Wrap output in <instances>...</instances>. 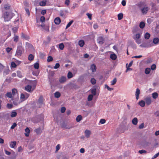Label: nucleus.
Returning <instances> with one entry per match:
<instances>
[{
    "label": "nucleus",
    "mask_w": 159,
    "mask_h": 159,
    "mask_svg": "<svg viewBox=\"0 0 159 159\" xmlns=\"http://www.w3.org/2000/svg\"><path fill=\"white\" fill-rule=\"evenodd\" d=\"M12 16H13L11 13L7 11L4 12L3 16L5 21H9L12 18Z\"/></svg>",
    "instance_id": "1"
},
{
    "label": "nucleus",
    "mask_w": 159,
    "mask_h": 159,
    "mask_svg": "<svg viewBox=\"0 0 159 159\" xmlns=\"http://www.w3.org/2000/svg\"><path fill=\"white\" fill-rule=\"evenodd\" d=\"M24 51V49L21 45L17 47L16 55L17 56H20Z\"/></svg>",
    "instance_id": "2"
},
{
    "label": "nucleus",
    "mask_w": 159,
    "mask_h": 159,
    "mask_svg": "<svg viewBox=\"0 0 159 159\" xmlns=\"http://www.w3.org/2000/svg\"><path fill=\"white\" fill-rule=\"evenodd\" d=\"M29 94L26 93H21L20 96V100L21 102L26 100L29 97Z\"/></svg>",
    "instance_id": "3"
},
{
    "label": "nucleus",
    "mask_w": 159,
    "mask_h": 159,
    "mask_svg": "<svg viewBox=\"0 0 159 159\" xmlns=\"http://www.w3.org/2000/svg\"><path fill=\"white\" fill-rule=\"evenodd\" d=\"M12 100L13 101L12 103L15 105H17L21 102V101L19 100L18 96V97L13 96Z\"/></svg>",
    "instance_id": "4"
},
{
    "label": "nucleus",
    "mask_w": 159,
    "mask_h": 159,
    "mask_svg": "<svg viewBox=\"0 0 159 159\" xmlns=\"http://www.w3.org/2000/svg\"><path fill=\"white\" fill-rule=\"evenodd\" d=\"M35 86H33L28 85H27L25 87V90L28 92H32L34 89Z\"/></svg>",
    "instance_id": "5"
},
{
    "label": "nucleus",
    "mask_w": 159,
    "mask_h": 159,
    "mask_svg": "<svg viewBox=\"0 0 159 159\" xmlns=\"http://www.w3.org/2000/svg\"><path fill=\"white\" fill-rule=\"evenodd\" d=\"M104 39L103 37L100 36L97 39V42L98 43L101 45L103 44L104 42Z\"/></svg>",
    "instance_id": "6"
},
{
    "label": "nucleus",
    "mask_w": 159,
    "mask_h": 159,
    "mask_svg": "<svg viewBox=\"0 0 159 159\" xmlns=\"http://www.w3.org/2000/svg\"><path fill=\"white\" fill-rule=\"evenodd\" d=\"M85 136L86 138H89L90 137L91 134V132L90 130L86 129L84 131Z\"/></svg>",
    "instance_id": "7"
},
{
    "label": "nucleus",
    "mask_w": 159,
    "mask_h": 159,
    "mask_svg": "<svg viewBox=\"0 0 159 159\" xmlns=\"http://www.w3.org/2000/svg\"><path fill=\"white\" fill-rule=\"evenodd\" d=\"M152 45H149L148 44V42L143 43L140 45V47L143 48H148L152 46Z\"/></svg>",
    "instance_id": "8"
},
{
    "label": "nucleus",
    "mask_w": 159,
    "mask_h": 159,
    "mask_svg": "<svg viewBox=\"0 0 159 159\" xmlns=\"http://www.w3.org/2000/svg\"><path fill=\"white\" fill-rule=\"evenodd\" d=\"M66 78L64 76H62L59 78V81L60 83H63L66 82Z\"/></svg>",
    "instance_id": "9"
},
{
    "label": "nucleus",
    "mask_w": 159,
    "mask_h": 159,
    "mask_svg": "<svg viewBox=\"0 0 159 159\" xmlns=\"http://www.w3.org/2000/svg\"><path fill=\"white\" fill-rule=\"evenodd\" d=\"M149 8L148 7H144L141 9L142 13L143 14H146L149 10Z\"/></svg>",
    "instance_id": "10"
},
{
    "label": "nucleus",
    "mask_w": 159,
    "mask_h": 159,
    "mask_svg": "<svg viewBox=\"0 0 159 159\" xmlns=\"http://www.w3.org/2000/svg\"><path fill=\"white\" fill-rule=\"evenodd\" d=\"M145 103L148 106L150 105L152 101L151 98L147 97L145 99Z\"/></svg>",
    "instance_id": "11"
},
{
    "label": "nucleus",
    "mask_w": 159,
    "mask_h": 159,
    "mask_svg": "<svg viewBox=\"0 0 159 159\" xmlns=\"http://www.w3.org/2000/svg\"><path fill=\"white\" fill-rule=\"evenodd\" d=\"M13 96L14 97H18V94L17 90L15 89H13L12 90Z\"/></svg>",
    "instance_id": "12"
},
{
    "label": "nucleus",
    "mask_w": 159,
    "mask_h": 159,
    "mask_svg": "<svg viewBox=\"0 0 159 159\" xmlns=\"http://www.w3.org/2000/svg\"><path fill=\"white\" fill-rule=\"evenodd\" d=\"M49 0H43L39 3V5L41 6H45L46 5V2H48Z\"/></svg>",
    "instance_id": "13"
},
{
    "label": "nucleus",
    "mask_w": 159,
    "mask_h": 159,
    "mask_svg": "<svg viewBox=\"0 0 159 159\" xmlns=\"http://www.w3.org/2000/svg\"><path fill=\"white\" fill-rule=\"evenodd\" d=\"M21 37L22 39L26 40L29 39V37L28 35L23 33H22Z\"/></svg>",
    "instance_id": "14"
},
{
    "label": "nucleus",
    "mask_w": 159,
    "mask_h": 159,
    "mask_svg": "<svg viewBox=\"0 0 159 159\" xmlns=\"http://www.w3.org/2000/svg\"><path fill=\"white\" fill-rule=\"evenodd\" d=\"M140 94V90L139 89L137 88L136 90V91L135 93V96L137 100H138V99H139V96Z\"/></svg>",
    "instance_id": "15"
},
{
    "label": "nucleus",
    "mask_w": 159,
    "mask_h": 159,
    "mask_svg": "<svg viewBox=\"0 0 159 159\" xmlns=\"http://www.w3.org/2000/svg\"><path fill=\"white\" fill-rule=\"evenodd\" d=\"M25 136L26 137L29 136L30 131L29 128L28 127L26 128L25 130Z\"/></svg>",
    "instance_id": "16"
},
{
    "label": "nucleus",
    "mask_w": 159,
    "mask_h": 159,
    "mask_svg": "<svg viewBox=\"0 0 159 159\" xmlns=\"http://www.w3.org/2000/svg\"><path fill=\"white\" fill-rule=\"evenodd\" d=\"M90 69L92 70V72H95L96 70V65L94 64H93L91 65L90 67Z\"/></svg>",
    "instance_id": "17"
},
{
    "label": "nucleus",
    "mask_w": 159,
    "mask_h": 159,
    "mask_svg": "<svg viewBox=\"0 0 159 159\" xmlns=\"http://www.w3.org/2000/svg\"><path fill=\"white\" fill-rule=\"evenodd\" d=\"M139 104L142 107H143L145 105V102L143 100H141L139 102Z\"/></svg>",
    "instance_id": "18"
},
{
    "label": "nucleus",
    "mask_w": 159,
    "mask_h": 159,
    "mask_svg": "<svg viewBox=\"0 0 159 159\" xmlns=\"http://www.w3.org/2000/svg\"><path fill=\"white\" fill-rule=\"evenodd\" d=\"M61 22L60 18L59 17L56 18L54 20V22L57 25L59 24Z\"/></svg>",
    "instance_id": "19"
},
{
    "label": "nucleus",
    "mask_w": 159,
    "mask_h": 159,
    "mask_svg": "<svg viewBox=\"0 0 159 159\" xmlns=\"http://www.w3.org/2000/svg\"><path fill=\"white\" fill-rule=\"evenodd\" d=\"M132 122L133 124L136 125L138 122V120L137 118H134L132 120Z\"/></svg>",
    "instance_id": "20"
},
{
    "label": "nucleus",
    "mask_w": 159,
    "mask_h": 159,
    "mask_svg": "<svg viewBox=\"0 0 159 159\" xmlns=\"http://www.w3.org/2000/svg\"><path fill=\"white\" fill-rule=\"evenodd\" d=\"M10 7H11L10 5L8 4H5L4 5V8L6 10H9L10 9Z\"/></svg>",
    "instance_id": "21"
},
{
    "label": "nucleus",
    "mask_w": 159,
    "mask_h": 159,
    "mask_svg": "<svg viewBox=\"0 0 159 159\" xmlns=\"http://www.w3.org/2000/svg\"><path fill=\"white\" fill-rule=\"evenodd\" d=\"M84 44V41L82 40H80L79 41V45L81 47L83 46Z\"/></svg>",
    "instance_id": "22"
},
{
    "label": "nucleus",
    "mask_w": 159,
    "mask_h": 159,
    "mask_svg": "<svg viewBox=\"0 0 159 159\" xmlns=\"http://www.w3.org/2000/svg\"><path fill=\"white\" fill-rule=\"evenodd\" d=\"M16 141H13L11 142L10 143V147L11 148H14L16 145Z\"/></svg>",
    "instance_id": "23"
},
{
    "label": "nucleus",
    "mask_w": 159,
    "mask_h": 159,
    "mask_svg": "<svg viewBox=\"0 0 159 159\" xmlns=\"http://www.w3.org/2000/svg\"><path fill=\"white\" fill-rule=\"evenodd\" d=\"M82 119V116L80 115H78L76 118V120L77 122H80Z\"/></svg>",
    "instance_id": "24"
},
{
    "label": "nucleus",
    "mask_w": 159,
    "mask_h": 159,
    "mask_svg": "<svg viewBox=\"0 0 159 159\" xmlns=\"http://www.w3.org/2000/svg\"><path fill=\"white\" fill-rule=\"evenodd\" d=\"M158 94L157 92H154L152 93V97L154 99H156L158 97Z\"/></svg>",
    "instance_id": "25"
},
{
    "label": "nucleus",
    "mask_w": 159,
    "mask_h": 159,
    "mask_svg": "<svg viewBox=\"0 0 159 159\" xmlns=\"http://www.w3.org/2000/svg\"><path fill=\"white\" fill-rule=\"evenodd\" d=\"M110 57L112 60H115L116 58L117 57L116 55L114 54H113L110 55Z\"/></svg>",
    "instance_id": "26"
},
{
    "label": "nucleus",
    "mask_w": 159,
    "mask_h": 159,
    "mask_svg": "<svg viewBox=\"0 0 159 159\" xmlns=\"http://www.w3.org/2000/svg\"><path fill=\"white\" fill-rule=\"evenodd\" d=\"M40 26L42 27L43 29H44L46 31H48L49 30V27L47 26H45L43 25H41Z\"/></svg>",
    "instance_id": "27"
},
{
    "label": "nucleus",
    "mask_w": 159,
    "mask_h": 159,
    "mask_svg": "<svg viewBox=\"0 0 159 159\" xmlns=\"http://www.w3.org/2000/svg\"><path fill=\"white\" fill-rule=\"evenodd\" d=\"M17 114V113L16 111H12L11 113V117H14L16 116Z\"/></svg>",
    "instance_id": "28"
},
{
    "label": "nucleus",
    "mask_w": 159,
    "mask_h": 159,
    "mask_svg": "<svg viewBox=\"0 0 159 159\" xmlns=\"http://www.w3.org/2000/svg\"><path fill=\"white\" fill-rule=\"evenodd\" d=\"M61 96L60 93L58 92H57L54 93V96L56 98H59Z\"/></svg>",
    "instance_id": "29"
},
{
    "label": "nucleus",
    "mask_w": 159,
    "mask_h": 159,
    "mask_svg": "<svg viewBox=\"0 0 159 159\" xmlns=\"http://www.w3.org/2000/svg\"><path fill=\"white\" fill-rule=\"evenodd\" d=\"M35 132L37 134H40L42 132V130L40 128H39L35 129Z\"/></svg>",
    "instance_id": "30"
},
{
    "label": "nucleus",
    "mask_w": 159,
    "mask_h": 159,
    "mask_svg": "<svg viewBox=\"0 0 159 159\" xmlns=\"http://www.w3.org/2000/svg\"><path fill=\"white\" fill-rule=\"evenodd\" d=\"M145 26V24L143 22H141L139 24V27L141 29L143 28Z\"/></svg>",
    "instance_id": "31"
},
{
    "label": "nucleus",
    "mask_w": 159,
    "mask_h": 159,
    "mask_svg": "<svg viewBox=\"0 0 159 159\" xmlns=\"http://www.w3.org/2000/svg\"><path fill=\"white\" fill-rule=\"evenodd\" d=\"M150 35L148 33H146L144 35V38L146 39H148L150 37Z\"/></svg>",
    "instance_id": "32"
},
{
    "label": "nucleus",
    "mask_w": 159,
    "mask_h": 159,
    "mask_svg": "<svg viewBox=\"0 0 159 159\" xmlns=\"http://www.w3.org/2000/svg\"><path fill=\"white\" fill-rule=\"evenodd\" d=\"M17 76L19 78H22L23 77L22 74L20 71H17Z\"/></svg>",
    "instance_id": "33"
},
{
    "label": "nucleus",
    "mask_w": 159,
    "mask_h": 159,
    "mask_svg": "<svg viewBox=\"0 0 159 159\" xmlns=\"http://www.w3.org/2000/svg\"><path fill=\"white\" fill-rule=\"evenodd\" d=\"M43 98L42 97H40L38 100V103L39 104H42L43 103Z\"/></svg>",
    "instance_id": "34"
},
{
    "label": "nucleus",
    "mask_w": 159,
    "mask_h": 159,
    "mask_svg": "<svg viewBox=\"0 0 159 159\" xmlns=\"http://www.w3.org/2000/svg\"><path fill=\"white\" fill-rule=\"evenodd\" d=\"M73 76V74L71 72H69L67 74V77L68 79H70Z\"/></svg>",
    "instance_id": "35"
},
{
    "label": "nucleus",
    "mask_w": 159,
    "mask_h": 159,
    "mask_svg": "<svg viewBox=\"0 0 159 159\" xmlns=\"http://www.w3.org/2000/svg\"><path fill=\"white\" fill-rule=\"evenodd\" d=\"M64 47V46L62 43H60L59 45V48L61 50H63Z\"/></svg>",
    "instance_id": "36"
},
{
    "label": "nucleus",
    "mask_w": 159,
    "mask_h": 159,
    "mask_svg": "<svg viewBox=\"0 0 159 159\" xmlns=\"http://www.w3.org/2000/svg\"><path fill=\"white\" fill-rule=\"evenodd\" d=\"M118 19L120 20L122 19L123 17V14L122 13H119L118 15Z\"/></svg>",
    "instance_id": "37"
},
{
    "label": "nucleus",
    "mask_w": 159,
    "mask_h": 159,
    "mask_svg": "<svg viewBox=\"0 0 159 159\" xmlns=\"http://www.w3.org/2000/svg\"><path fill=\"white\" fill-rule=\"evenodd\" d=\"M141 35L140 34L138 33L136 34L135 36L134 37V39H139Z\"/></svg>",
    "instance_id": "38"
},
{
    "label": "nucleus",
    "mask_w": 159,
    "mask_h": 159,
    "mask_svg": "<svg viewBox=\"0 0 159 159\" xmlns=\"http://www.w3.org/2000/svg\"><path fill=\"white\" fill-rule=\"evenodd\" d=\"M159 42V39L158 38H154L153 41V43L155 44H157Z\"/></svg>",
    "instance_id": "39"
},
{
    "label": "nucleus",
    "mask_w": 159,
    "mask_h": 159,
    "mask_svg": "<svg viewBox=\"0 0 159 159\" xmlns=\"http://www.w3.org/2000/svg\"><path fill=\"white\" fill-rule=\"evenodd\" d=\"M96 80L93 78H92L90 80L91 83L93 85L95 84L96 83Z\"/></svg>",
    "instance_id": "40"
},
{
    "label": "nucleus",
    "mask_w": 159,
    "mask_h": 159,
    "mask_svg": "<svg viewBox=\"0 0 159 159\" xmlns=\"http://www.w3.org/2000/svg\"><path fill=\"white\" fill-rule=\"evenodd\" d=\"M91 92L93 95H95L96 94V89L94 88L92 89L91 90Z\"/></svg>",
    "instance_id": "41"
},
{
    "label": "nucleus",
    "mask_w": 159,
    "mask_h": 159,
    "mask_svg": "<svg viewBox=\"0 0 159 159\" xmlns=\"http://www.w3.org/2000/svg\"><path fill=\"white\" fill-rule=\"evenodd\" d=\"M17 66L16 63L14 62H12L11 64V68H16Z\"/></svg>",
    "instance_id": "42"
},
{
    "label": "nucleus",
    "mask_w": 159,
    "mask_h": 159,
    "mask_svg": "<svg viewBox=\"0 0 159 159\" xmlns=\"http://www.w3.org/2000/svg\"><path fill=\"white\" fill-rule=\"evenodd\" d=\"M150 69L149 68H147L145 69V72L146 74H148L150 71Z\"/></svg>",
    "instance_id": "43"
},
{
    "label": "nucleus",
    "mask_w": 159,
    "mask_h": 159,
    "mask_svg": "<svg viewBox=\"0 0 159 159\" xmlns=\"http://www.w3.org/2000/svg\"><path fill=\"white\" fill-rule=\"evenodd\" d=\"M18 30V27H15L13 28H12V30L14 33H16Z\"/></svg>",
    "instance_id": "44"
},
{
    "label": "nucleus",
    "mask_w": 159,
    "mask_h": 159,
    "mask_svg": "<svg viewBox=\"0 0 159 159\" xmlns=\"http://www.w3.org/2000/svg\"><path fill=\"white\" fill-rule=\"evenodd\" d=\"M93 96L92 94H90L89 95L88 98V101H91L93 98Z\"/></svg>",
    "instance_id": "45"
},
{
    "label": "nucleus",
    "mask_w": 159,
    "mask_h": 159,
    "mask_svg": "<svg viewBox=\"0 0 159 159\" xmlns=\"http://www.w3.org/2000/svg\"><path fill=\"white\" fill-rule=\"evenodd\" d=\"M73 22V20H71L70 22H69L67 24L66 27V29H67L68 28H69V27L71 25V24H72Z\"/></svg>",
    "instance_id": "46"
},
{
    "label": "nucleus",
    "mask_w": 159,
    "mask_h": 159,
    "mask_svg": "<svg viewBox=\"0 0 159 159\" xmlns=\"http://www.w3.org/2000/svg\"><path fill=\"white\" fill-rule=\"evenodd\" d=\"M116 81H117L116 79V78H115L113 80H112L111 81V84L112 85H114V84H116Z\"/></svg>",
    "instance_id": "47"
},
{
    "label": "nucleus",
    "mask_w": 159,
    "mask_h": 159,
    "mask_svg": "<svg viewBox=\"0 0 159 159\" xmlns=\"http://www.w3.org/2000/svg\"><path fill=\"white\" fill-rule=\"evenodd\" d=\"M34 57L33 55L31 54H30L29 56L28 59L29 60L31 61L33 59Z\"/></svg>",
    "instance_id": "48"
},
{
    "label": "nucleus",
    "mask_w": 159,
    "mask_h": 159,
    "mask_svg": "<svg viewBox=\"0 0 159 159\" xmlns=\"http://www.w3.org/2000/svg\"><path fill=\"white\" fill-rule=\"evenodd\" d=\"M6 95L8 97L12 98L13 96H12V94L11 92L7 93L6 94Z\"/></svg>",
    "instance_id": "49"
},
{
    "label": "nucleus",
    "mask_w": 159,
    "mask_h": 159,
    "mask_svg": "<svg viewBox=\"0 0 159 159\" xmlns=\"http://www.w3.org/2000/svg\"><path fill=\"white\" fill-rule=\"evenodd\" d=\"M34 67L35 69H38L39 67V64L37 62L35 63L34 65Z\"/></svg>",
    "instance_id": "50"
},
{
    "label": "nucleus",
    "mask_w": 159,
    "mask_h": 159,
    "mask_svg": "<svg viewBox=\"0 0 159 159\" xmlns=\"http://www.w3.org/2000/svg\"><path fill=\"white\" fill-rule=\"evenodd\" d=\"M14 41L15 42H17L18 41V36L17 35H15L14 37Z\"/></svg>",
    "instance_id": "51"
},
{
    "label": "nucleus",
    "mask_w": 159,
    "mask_h": 159,
    "mask_svg": "<svg viewBox=\"0 0 159 159\" xmlns=\"http://www.w3.org/2000/svg\"><path fill=\"white\" fill-rule=\"evenodd\" d=\"M17 125V124L16 123H14L13 125H11V129H13Z\"/></svg>",
    "instance_id": "52"
},
{
    "label": "nucleus",
    "mask_w": 159,
    "mask_h": 159,
    "mask_svg": "<svg viewBox=\"0 0 159 159\" xmlns=\"http://www.w3.org/2000/svg\"><path fill=\"white\" fill-rule=\"evenodd\" d=\"M53 60V58L52 56H49L48 58L47 61H48L49 62L52 61Z\"/></svg>",
    "instance_id": "53"
},
{
    "label": "nucleus",
    "mask_w": 159,
    "mask_h": 159,
    "mask_svg": "<svg viewBox=\"0 0 159 159\" xmlns=\"http://www.w3.org/2000/svg\"><path fill=\"white\" fill-rule=\"evenodd\" d=\"M105 88L107 89L109 91H111L113 89V88H110L107 85H105Z\"/></svg>",
    "instance_id": "54"
},
{
    "label": "nucleus",
    "mask_w": 159,
    "mask_h": 159,
    "mask_svg": "<svg viewBox=\"0 0 159 159\" xmlns=\"http://www.w3.org/2000/svg\"><path fill=\"white\" fill-rule=\"evenodd\" d=\"M135 42L136 43H137L138 44H139L141 43V40L139 39H135Z\"/></svg>",
    "instance_id": "55"
},
{
    "label": "nucleus",
    "mask_w": 159,
    "mask_h": 159,
    "mask_svg": "<svg viewBox=\"0 0 159 159\" xmlns=\"http://www.w3.org/2000/svg\"><path fill=\"white\" fill-rule=\"evenodd\" d=\"M127 65H128V64H126V67L127 68L126 70V72L129 71L131 70H132V68H129L130 67H128Z\"/></svg>",
    "instance_id": "56"
},
{
    "label": "nucleus",
    "mask_w": 159,
    "mask_h": 159,
    "mask_svg": "<svg viewBox=\"0 0 159 159\" xmlns=\"http://www.w3.org/2000/svg\"><path fill=\"white\" fill-rule=\"evenodd\" d=\"M106 122V120L104 119H101L100 121V123L101 124H104Z\"/></svg>",
    "instance_id": "57"
},
{
    "label": "nucleus",
    "mask_w": 159,
    "mask_h": 159,
    "mask_svg": "<svg viewBox=\"0 0 159 159\" xmlns=\"http://www.w3.org/2000/svg\"><path fill=\"white\" fill-rule=\"evenodd\" d=\"M59 67H60L59 64L58 63H57L56 64L55 66L54 67V68L55 69H57L58 68H59Z\"/></svg>",
    "instance_id": "58"
},
{
    "label": "nucleus",
    "mask_w": 159,
    "mask_h": 159,
    "mask_svg": "<svg viewBox=\"0 0 159 159\" xmlns=\"http://www.w3.org/2000/svg\"><path fill=\"white\" fill-rule=\"evenodd\" d=\"M63 127L66 129H70L72 127V126H70L68 125H66L63 126Z\"/></svg>",
    "instance_id": "59"
},
{
    "label": "nucleus",
    "mask_w": 159,
    "mask_h": 159,
    "mask_svg": "<svg viewBox=\"0 0 159 159\" xmlns=\"http://www.w3.org/2000/svg\"><path fill=\"white\" fill-rule=\"evenodd\" d=\"M45 20V18L43 16H41L40 18V20L42 22L44 21Z\"/></svg>",
    "instance_id": "60"
},
{
    "label": "nucleus",
    "mask_w": 159,
    "mask_h": 159,
    "mask_svg": "<svg viewBox=\"0 0 159 159\" xmlns=\"http://www.w3.org/2000/svg\"><path fill=\"white\" fill-rule=\"evenodd\" d=\"M66 110V108H65V107H62L61 108V112L62 113H64L65 112Z\"/></svg>",
    "instance_id": "61"
},
{
    "label": "nucleus",
    "mask_w": 159,
    "mask_h": 159,
    "mask_svg": "<svg viewBox=\"0 0 159 159\" xmlns=\"http://www.w3.org/2000/svg\"><path fill=\"white\" fill-rule=\"evenodd\" d=\"M156 68V66L155 64H153L151 66V69L152 70H154Z\"/></svg>",
    "instance_id": "62"
},
{
    "label": "nucleus",
    "mask_w": 159,
    "mask_h": 159,
    "mask_svg": "<svg viewBox=\"0 0 159 159\" xmlns=\"http://www.w3.org/2000/svg\"><path fill=\"white\" fill-rule=\"evenodd\" d=\"M139 152L140 154H142L143 153H146L147 152L145 150H139Z\"/></svg>",
    "instance_id": "63"
},
{
    "label": "nucleus",
    "mask_w": 159,
    "mask_h": 159,
    "mask_svg": "<svg viewBox=\"0 0 159 159\" xmlns=\"http://www.w3.org/2000/svg\"><path fill=\"white\" fill-rule=\"evenodd\" d=\"M12 48H7L6 49V51L8 53H9L11 50Z\"/></svg>",
    "instance_id": "64"
}]
</instances>
